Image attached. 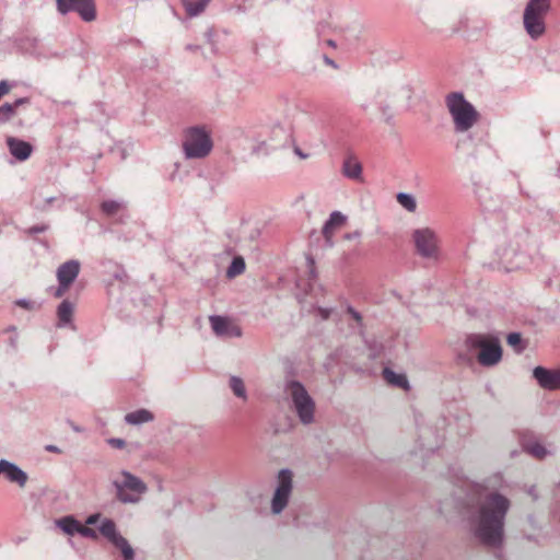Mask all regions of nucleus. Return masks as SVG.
<instances>
[{
  "label": "nucleus",
  "mask_w": 560,
  "mask_h": 560,
  "mask_svg": "<svg viewBox=\"0 0 560 560\" xmlns=\"http://www.w3.org/2000/svg\"><path fill=\"white\" fill-rule=\"evenodd\" d=\"M47 230H48L47 224H37V225L31 226L26 232L30 235H34V234H38V233H44Z\"/></svg>",
  "instance_id": "4c0bfd02"
},
{
  "label": "nucleus",
  "mask_w": 560,
  "mask_h": 560,
  "mask_svg": "<svg viewBox=\"0 0 560 560\" xmlns=\"http://www.w3.org/2000/svg\"><path fill=\"white\" fill-rule=\"evenodd\" d=\"M383 376L388 384L398 388L409 389V382L405 374H398L393 370L385 368L383 370Z\"/></svg>",
  "instance_id": "5701e85b"
},
{
  "label": "nucleus",
  "mask_w": 560,
  "mask_h": 560,
  "mask_svg": "<svg viewBox=\"0 0 560 560\" xmlns=\"http://www.w3.org/2000/svg\"><path fill=\"white\" fill-rule=\"evenodd\" d=\"M504 478L493 474L480 482L469 485L466 493L456 500V508L474 538L495 550V558L503 560L505 520L512 506L501 492Z\"/></svg>",
  "instance_id": "f257e3e1"
},
{
  "label": "nucleus",
  "mask_w": 560,
  "mask_h": 560,
  "mask_svg": "<svg viewBox=\"0 0 560 560\" xmlns=\"http://www.w3.org/2000/svg\"><path fill=\"white\" fill-rule=\"evenodd\" d=\"M121 208V203L115 200H105L101 205L102 211L107 215H114Z\"/></svg>",
  "instance_id": "72a5a7b5"
},
{
  "label": "nucleus",
  "mask_w": 560,
  "mask_h": 560,
  "mask_svg": "<svg viewBox=\"0 0 560 560\" xmlns=\"http://www.w3.org/2000/svg\"><path fill=\"white\" fill-rule=\"evenodd\" d=\"M506 342L510 347L513 348V350L520 354L522 353L526 347H527V341L524 340L522 338V335L520 332H510L508 336H506Z\"/></svg>",
  "instance_id": "cd10ccee"
},
{
  "label": "nucleus",
  "mask_w": 560,
  "mask_h": 560,
  "mask_svg": "<svg viewBox=\"0 0 560 560\" xmlns=\"http://www.w3.org/2000/svg\"><path fill=\"white\" fill-rule=\"evenodd\" d=\"M30 103V98L28 97H21V98H18L15 100L14 103H12L11 105L14 106V110L21 106V105H24V104H28Z\"/></svg>",
  "instance_id": "49530a36"
},
{
  "label": "nucleus",
  "mask_w": 560,
  "mask_h": 560,
  "mask_svg": "<svg viewBox=\"0 0 560 560\" xmlns=\"http://www.w3.org/2000/svg\"><path fill=\"white\" fill-rule=\"evenodd\" d=\"M56 8L61 15L75 12L84 22H92L96 19L94 0H56Z\"/></svg>",
  "instance_id": "ddd939ff"
},
{
  "label": "nucleus",
  "mask_w": 560,
  "mask_h": 560,
  "mask_svg": "<svg viewBox=\"0 0 560 560\" xmlns=\"http://www.w3.org/2000/svg\"><path fill=\"white\" fill-rule=\"evenodd\" d=\"M412 240L417 253L425 259L436 260L439 258L438 237L435 233L429 229H417L412 233Z\"/></svg>",
  "instance_id": "9b49d317"
},
{
  "label": "nucleus",
  "mask_w": 560,
  "mask_h": 560,
  "mask_svg": "<svg viewBox=\"0 0 560 560\" xmlns=\"http://www.w3.org/2000/svg\"><path fill=\"white\" fill-rule=\"evenodd\" d=\"M209 322L213 332L220 338H240L242 336L241 327L233 324L228 317L211 315Z\"/></svg>",
  "instance_id": "4468645a"
},
{
  "label": "nucleus",
  "mask_w": 560,
  "mask_h": 560,
  "mask_svg": "<svg viewBox=\"0 0 560 560\" xmlns=\"http://www.w3.org/2000/svg\"><path fill=\"white\" fill-rule=\"evenodd\" d=\"M362 164L353 154L347 155L343 160L341 172L345 177L362 182Z\"/></svg>",
  "instance_id": "6ab92c4d"
},
{
  "label": "nucleus",
  "mask_w": 560,
  "mask_h": 560,
  "mask_svg": "<svg viewBox=\"0 0 560 560\" xmlns=\"http://www.w3.org/2000/svg\"><path fill=\"white\" fill-rule=\"evenodd\" d=\"M38 39L35 37H25L21 42V48L30 54H37L36 48Z\"/></svg>",
  "instance_id": "f704fd0d"
},
{
  "label": "nucleus",
  "mask_w": 560,
  "mask_h": 560,
  "mask_svg": "<svg viewBox=\"0 0 560 560\" xmlns=\"http://www.w3.org/2000/svg\"><path fill=\"white\" fill-rule=\"evenodd\" d=\"M386 95H387L386 90L377 89V91L375 92V102L378 104L380 112H381L385 122L392 124L393 114L390 110V106L387 104V102L385 100L377 101V98H381L382 96H386Z\"/></svg>",
  "instance_id": "b1692460"
},
{
  "label": "nucleus",
  "mask_w": 560,
  "mask_h": 560,
  "mask_svg": "<svg viewBox=\"0 0 560 560\" xmlns=\"http://www.w3.org/2000/svg\"><path fill=\"white\" fill-rule=\"evenodd\" d=\"M198 48H199L198 46H192V45L187 46V49H189V50H196Z\"/></svg>",
  "instance_id": "6e6d98bb"
},
{
  "label": "nucleus",
  "mask_w": 560,
  "mask_h": 560,
  "mask_svg": "<svg viewBox=\"0 0 560 560\" xmlns=\"http://www.w3.org/2000/svg\"><path fill=\"white\" fill-rule=\"evenodd\" d=\"M100 534L121 553V560H135L136 552L129 541L118 532L112 518H104L98 526Z\"/></svg>",
  "instance_id": "9d476101"
},
{
  "label": "nucleus",
  "mask_w": 560,
  "mask_h": 560,
  "mask_svg": "<svg viewBox=\"0 0 560 560\" xmlns=\"http://www.w3.org/2000/svg\"><path fill=\"white\" fill-rule=\"evenodd\" d=\"M114 278L119 280L120 282H124L128 278V276L122 268H118V270L114 273Z\"/></svg>",
  "instance_id": "79ce46f5"
},
{
  "label": "nucleus",
  "mask_w": 560,
  "mask_h": 560,
  "mask_svg": "<svg viewBox=\"0 0 560 560\" xmlns=\"http://www.w3.org/2000/svg\"><path fill=\"white\" fill-rule=\"evenodd\" d=\"M10 342H11V345H12L13 347H15V339H14V338H11Z\"/></svg>",
  "instance_id": "13d9d810"
},
{
  "label": "nucleus",
  "mask_w": 560,
  "mask_h": 560,
  "mask_svg": "<svg viewBox=\"0 0 560 560\" xmlns=\"http://www.w3.org/2000/svg\"><path fill=\"white\" fill-rule=\"evenodd\" d=\"M107 444L110 445L112 447L114 448H124L127 446V443L124 439H120V438H109L107 440Z\"/></svg>",
  "instance_id": "e433bc0d"
},
{
  "label": "nucleus",
  "mask_w": 560,
  "mask_h": 560,
  "mask_svg": "<svg viewBox=\"0 0 560 560\" xmlns=\"http://www.w3.org/2000/svg\"><path fill=\"white\" fill-rule=\"evenodd\" d=\"M154 419V415L148 409H138L129 412L125 416V421L128 424L139 425L142 423L151 422Z\"/></svg>",
  "instance_id": "412c9836"
},
{
  "label": "nucleus",
  "mask_w": 560,
  "mask_h": 560,
  "mask_svg": "<svg viewBox=\"0 0 560 560\" xmlns=\"http://www.w3.org/2000/svg\"><path fill=\"white\" fill-rule=\"evenodd\" d=\"M445 102L456 132H466L477 122L479 114L462 92L450 93Z\"/></svg>",
  "instance_id": "20e7f679"
},
{
  "label": "nucleus",
  "mask_w": 560,
  "mask_h": 560,
  "mask_svg": "<svg viewBox=\"0 0 560 560\" xmlns=\"http://www.w3.org/2000/svg\"><path fill=\"white\" fill-rule=\"evenodd\" d=\"M77 534L81 535L82 537H85V538H91V539H96L97 538V533L95 529L89 527V526H84L82 525L81 523H79V528H78V532Z\"/></svg>",
  "instance_id": "c9c22d12"
},
{
  "label": "nucleus",
  "mask_w": 560,
  "mask_h": 560,
  "mask_svg": "<svg viewBox=\"0 0 560 560\" xmlns=\"http://www.w3.org/2000/svg\"><path fill=\"white\" fill-rule=\"evenodd\" d=\"M120 478L113 480L116 490V499L122 504H137L141 497L147 493L148 486L139 477L128 470L119 472Z\"/></svg>",
  "instance_id": "423d86ee"
},
{
  "label": "nucleus",
  "mask_w": 560,
  "mask_h": 560,
  "mask_svg": "<svg viewBox=\"0 0 560 560\" xmlns=\"http://www.w3.org/2000/svg\"><path fill=\"white\" fill-rule=\"evenodd\" d=\"M323 60L325 62V65L334 68V69H338V65L335 62V60H332L331 58H329L327 55H323Z\"/></svg>",
  "instance_id": "a18cd8bd"
},
{
  "label": "nucleus",
  "mask_w": 560,
  "mask_h": 560,
  "mask_svg": "<svg viewBox=\"0 0 560 560\" xmlns=\"http://www.w3.org/2000/svg\"><path fill=\"white\" fill-rule=\"evenodd\" d=\"M549 10V0H528L523 13V24L532 39L536 40L545 34V20Z\"/></svg>",
  "instance_id": "0eeeda50"
},
{
  "label": "nucleus",
  "mask_w": 560,
  "mask_h": 560,
  "mask_svg": "<svg viewBox=\"0 0 560 560\" xmlns=\"http://www.w3.org/2000/svg\"><path fill=\"white\" fill-rule=\"evenodd\" d=\"M7 144L12 156L19 161L27 160L33 151L31 143L14 137H8Z\"/></svg>",
  "instance_id": "a211bd4d"
},
{
  "label": "nucleus",
  "mask_w": 560,
  "mask_h": 560,
  "mask_svg": "<svg viewBox=\"0 0 560 560\" xmlns=\"http://www.w3.org/2000/svg\"><path fill=\"white\" fill-rule=\"evenodd\" d=\"M346 313L354 322V324L351 325V328L362 332L364 325H363V317H362L361 313L358 312L355 308H353L351 305H347Z\"/></svg>",
  "instance_id": "2f4dec72"
},
{
  "label": "nucleus",
  "mask_w": 560,
  "mask_h": 560,
  "mask_svg": "<svg viewBox=\"0 0 560 560\" xmlns=\"http://www.w3.org/2000/svg\"><path fill=\"white\" fill-rule=\"evenodd\" d=\"M294 153L300 156L301 159H307L308 154L304 153L299 147L294 148Z\"/></svg>",
  "instance_id": "09e8293b"
},
{
  "label": "nucleus",
  "mask_w": 560,
  "mask_h": 560,
  "mask_svg": "<svg viewBox=\"0 0 560 560\" xmlns=\"http://www.w3.org/2000/svg\"><path fill=\"white\" fill-rule=\"evenodd\" d=\"M230 388L232 389L233 394L242 399L247 398L246 389L244 382L238 376H231L229 382Z\"/></svg>",
  "instance_id": "7c9ffc66"
},
{
  "label": "nucleus",
  "mask_w": 560,
  "mask_h": 560,
  "mask_svg": "<svg viewBox=\"0 0 560 560\" xmlns=\"http://www.w3.org/2000/svg\"><path fill=\"white\" fill-rule=\"evenodd\" d=\"M15 115L14 106L10 103H5L0 106V125L11 120Z\"/></svg>",
  "instance_id": "473e14b6"
},
{
  "label": "nucleus",
  "mask_w": 560,
  "mask_h": 560,
  "mask_svg": "<svg viewBox=\"0 0 560 560\" xmlns=\"http://www.w3.org/2000/svg\"><path fill=\"white\" fill-rule=\"evenodd\" d=\"M495 255L499 259V265L505 271H512L527 266L530 258L528 233L524 230L516 232L503 244L498 246Z\"/></svg>",
  "instance_id": "f03ea898"
},
{
  "label": "nucleus",
  "mask_w": 560,
  "mask_h": 560,
  "mask_svg": "<svg viewBox=\"0 0 560 560\" xmlns=\"http://www.w3.org/2000/svg\"><path fill=\"white\" fill-rule=\"evenodd\" d=\"M307 262H308V272H310V279H315L316 278V272H315V268H314V259L312 257H307Z\"/></svg>",
  "instance_id": "37998d69"
},
{
  "label": "nucleus",
  "mask_w": 560,
  "mask_h": 560,
  "mask_svg": "<svg viewBox=\"0 0 560 560\" xmlns=\"http://www.w3.org/2000/svg\"><path fill=\"white\" fill-rule=\"evenodd\" d=\"M0 475L20 488H24L28 480L27 474L20 466L4 458L0 459Z\"/></svg>",
  "instance_id": "2eb2a0df"
},
{
  "label": "nucleus",
  "mask_w": 560,
  "mask_h": 560,
  "mask_svg": "<svg viewBox=\"0 0 560 560\" xmlns=\"http://www.w3.org/2000/svg\"><path fill=\"white\" fill-rule=\"evenodd\" d=\"M317 316L320 317V319L326 320L328 319L331 314L334 313L332 308H326V307H318L316 310Z\"/></svg>",
  "instance_id": "58836bf2"
},
{
  "label": "nucleus",
  "mask_w": 560,
  "mask_h": 560,
  "mask_svg": "<svg viewBox=\"0 0 560 560\" xmlns=\"http://www.w3.org/2000/svg\"><path fill=\"white\" fill-rule=\"evenodd\" d=\"M58 327H65L72 322L73 316V304L63 300L57 307Z\"/></svg>",
  "instance_id": "aec40b11"
},
{
  "label": "nucleus",
  "mask_w": 560,
  "mask_h": 560,
  "mask_svg": "<svg viewBox=\"0 0 560 560\" xmlns=\"http://www.w3.org/2000/svg\"><path fill=\"white\" fill-rule=\"evenodd\" d=\"M346 221V217L339 212V211H334L330 213L329 215V219L325 222L324 226H323V235L325 236V238L327 241L330 240L331 235H332V231L336 226H340L345 223Z\"/></svg>",
  "instance_id": "4be33fe9"
},
{
  "label": "nucleus",
  "mask_w": 560,
  "mask_h": 560,
  "mask_svg": "<svg viewBox=\"0 0 560 560\" xmlns=\"http://www.w3.org/2000/svg\"><path fill=\"white\" fill-rule=\"evenodd\" d=\"M293 489V472L289 468L279 470L277 487L271 499V512L276 515L287 508Z\"/></svg>",
  "instance_id": "1a4fd4ad"
},
{
  "label": "nucleus",
  "mask_w": 560,
  "mask_h": 560,
  "mask_svg": "<svg viewBox=\"0 0 560 560\" xmlns=\"http://www.w3.org/2000/svg\"><path fill=\"white\" fill-rule=\"evenodd\" d=\"M10 91V85L7 81H0V98L5 95L7 93H9Z\"/></svg>",
  "instance_id": "c03bdc74"
},
{
  "label": "nucleus",
  "mask_w": 560,
  "mask_h": 560,
  "mask_svg": "<svg viewBox=\"0 0 560 560\" xmlns=\"http://www.w3.org/2000/svg\"><path fill=\"white\" fill-rule=\"evenodd\" d=\"M210 0H183L187 15L197 16L202 13Z\"/></svg>",
  "instance_id": "a878e982"
},
{
  "label": "nucleus",
  "mask_w": 560,
  "mask_h": 560,
  "mask_svg": "<svg viewBox=\"0 0 560 560\" xmlns=\"http://www.w3.org/2000/svg\"><path fill=\"white\" fill-rule=\"evenodd\" d=\"M478 198H479V201L482 207H485L486 209H489V210L491 209V207L489 205H487V202L483 200L482 195H479Z\"/></svg>",
  "instance_id": "3c124183"
},
{
  "label": "nucleus",
  "mask_w": 560,
  "mask_h": 560,
  "mask_svg": "<svg viewBox=\"0 0 560 560\" xmlns=\"http://www.w3.org/2000/svg\"><path fill=\"white\" fill-rule=\"evenodd\" d=\"M533 376L544 389L555 390L560 388V370L536 366L533 371Z\"/></svg>",
  "instance_id": "dca6fc26"
},
{
  "label": "nucleus",
  "mask_w": 560,
  "mask_h": 560,
  "mask_svg": "<svg viewBox=\"0 0 560 560\" xmlns=\"http://www.w3.org/2000/svg\"><path fill=\"white\" fill-rule=\"evenodd\" d=\"M101 518V514L100 513H94V514H91L86 517L85 520V524L86 525H95L98 520Z\"/></svg>",
  "instance_id": "a19ab883"
},
{
  "label": "nucleus",
  "mask_w": 560,
  "mask_h": 560,
  "mask_svg": "<svg viewBox=\"0 0 560 560\" xmlns=\"http://www.w3.org/2000/svg\"><path fill=\"white\" fill-rule=\"evenodd\" d=\"M469 349H478L477 360L480 365L491 368L502 360V347L498 336L492 334H470L466 338Z\"/></svg>",
  "instance_id": "39448f33"
},
{
  "label": "nucleus",
  "mask_w": 560,
  "mask_h": 560,
  "mask_svg": "<svg viewBox=\"0 0 560 560\" xmlns=\"http://www.w3.org/2000/svg\"><path fill=\"white\" fill-rule=\"evenodd\" d=\"M16 304L27 310L32 307V302L25 299L16 301Z\"/></svg>",
  "instance_id": "de8ad7c7"
},
{
  "label": "nucleus",
  "mask_w": 560,
  "mask_h": 560,
  "mask_svg": "<svg viewBox=\"0 0 560 560\" xmlns=\"http://www.w3.org/2000/svg\"><path fill=\"white\" fill-rule=\"evenodd\" d=\"M359 236H360V233H359L358 231H355V232H353V233H349V234H347V235H346V237H347L348 240L357 238V237H359Z\"/></svg>",
  "instance_id": "603ef678"
},
{
  "label": "nucleus",
  "mask_w": 560,
  "mask_h": 560,
  "mask_svg": "<svg viewBox=\"0 0 560 560\" xmlns=\"http://www.w3.org/2000/svg\"><path fill=\"white\" fill-rule=\"evenodd\" d=\"M79 521H77L72 515L63 516L56 521L57 527H59L63 533L73 536L77 534L79 528Z\"/></svg>",
  "instance_id": "393cba45"
},
{
  "label": "nucleus",
  "mask_w": 560,
  "mask_h": 560,
  "mask_svg": "<svg viewBox=\"0 0 560 560\" xmlns=\"http://www.w3.org/2000/svg\"><path fill=\"white\" fill-rule=\"evenodd\" d=\"M46 451L51 452V453H60L59 447L56 445H47Z\"/></svg>",
  "instance_id": "8fccbe9b"
},
{
  "label": "nucleus",
  "mask_w": 560,
  "mask_h": 560,
  "mask_svg": "<svg viewBox=\"0 0 560 560\" xmlns=\"http://www.w3.org/2000/svg\"><path fill=\"white\" fill-rule=\"evenodd\" d=\"M325 43H326L327 46H329L331 48H336L337 47L336 42L332 40V39H327Z\"/></svg>",
  "instance_id": "864d4df0"
},
{
  "label": "nucleus",
  "mask_w": 560,
  "mask_h": 560,
  "mask_svg": "<svg viewBox=\"0 0 560 560\" xmlns=\"http://www.w3.org/2000/svg\"><path fill=\"white\" fill-rule=\"evenodd\" d=\"M283 392L291 399L292 409L300 422L304 425L312 424L315 420L316 405L305 386L298 380L285 378Z\"/></svg>",
  "instance_id": "7ed1b4c3"
},
{
  "label": "nucleus",
  "mask_w": 560,
  "mask_h": 560,
  "mask_svg": "<svg viewBox=\"0 0 560 560\" xmlns=\"http://www.w3.org/2000/svg\"><path fill=\"white\" fill-rule=\"evenodd\" d=\"M246 264L242 256H234L230 266L226 269V278L234 279L245 271Z\"/></svg>",
  "instance_id": "bb28decb"
},
{
  "label": "nucleus",
  "mask_w": 560,
  "mask_h": 560,
  "mask_svg": "<svg viewBox=\"0 0 560 560\" xmlns=\"http://www.w3.org/2000/svg\"><path fill=\"white\" fill-rule=\"evenodd\" d=\"M361 107H362L363 110H368V108L370 107V103H368V102L362 103Z\"/></svg>",
  "instance_id": "5fc2aeb1"
},
{
  "label": "nucleus",
  "mask_w": 560,
  "mask_h": 560,
  "mask_svg": "<svg viewBox=\"0 0 560 560\" xmlns=\"http://www.w3.org/2000/svg\"><path fill=\"white\" fill-rule=\"evenodd\" d=\"M81 264L77 259H70L61 264L56 272L58 283L71 285L80 273Z\"/></svg>",
  "instance_id": "f3484780"
},
{
  "label": "nucleus",
  "mask_w": 560,
  "mask_h": 560,
  "mask_svg": "<svg viewBox=\"0 0 560 560\" xmlns=\"http://www.w3.org/2000/svg\"><path fill=\"white\" fill-rule=\"evenodd\" d=\"M396 200L408 212H415L417 210L416 198L409 192H398Z\"/></svg>",
  "instance_id": "c756f323"
},
{
  "label": "nucleus",
  "mask_w": 560,
  "mask_h": 560,
  "mask_svg": "<svg viewBox=\"0 0 560 560\" xmlns=\"http://www.w3.org/2000/svg\"><path fill=\"white\" fill-rule=\"evenodd\" d=\"M212 147V140L203 127L195 126L186 130L183 149L187 159H202Z\"/></svg>",
  "instance_id": "6e6552de"
},
{
  "label": "nucleus",
  "mask_w": 560,
  "mask_h": 560,
  "mask_svg": "<svg viewBox=\"0 0 560 560\" xmlns=\"http://www.w3.org/2000/svg\"><path fill=\"white\" fill-rule=\"evenodd\" d=\"M290 137V130L277 124L271 128L269 138L262 139L253 145L252 152L258 156L267 155L270 151L284 147Z\"/></svg>",
  "instance_id": "f8f14e48"
},
{
  "label": "nucleus",
  "mask_w": 560,
  "mask_h": 560,
  "mask_svg": "<svg viewBox=\"0 0 560 560\" xmlns=\"http://www.w3.org/2000/svg\"><path fill=\"white\" fill-rule=\"evenodd\" d=\"M54 199H55L54 197H50V198H47L46 201H47V203H51L54 201Z\"/></svg>",
  "instance_id": "4d7b16f0"
},
{
  "label": "nucleus",
  "mask_w": 560,
  "mask_h": 560,
  "mask_svg": "<svg viewBox=\"0 0 560 560\" xmlns=\"http://www.w3.org/2000/svg\"><path fill=\"white\" fill-rule=\"evenodd\" d=\"M524 451L537 459H544L549 454V451L538 442L524 444Z\"/></svg>",
  "instance_id": "c85d7f7f"
},
{
  "label": "nucleus",
  "mask_w": 560,
  "mask_h": 560,
  "mask_svg": "<svg viewBox=\"0 0 560 560\" xmlns=\"http://www.w3.org/2000/svg\"><path fill=\"white\" fill-rule=\"evenodd\" d=\"M70 285H63V283H58V288L56 289L54 295L55 298H62L66 292L69 290Z\"/></svg>",
  "instance_id": "ea45409f"
}]
</instances>
